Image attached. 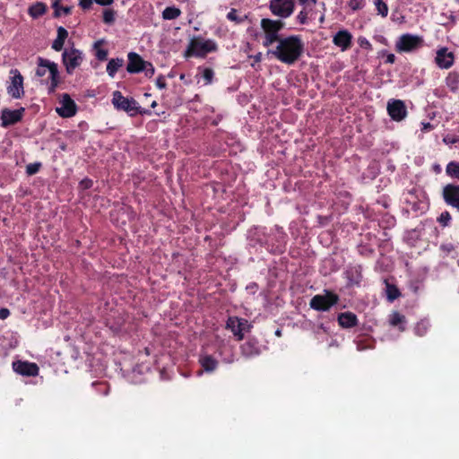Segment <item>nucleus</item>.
<instances>
[{"mask_svg": "<svg viewBox=\"0 0 459 459\" xmlns=\"http://www.w3.org/2000/svg\"><path fill=\"white\" fill-rule=\"evenodd\" d=\"M377 8V13L382 17H386L388 14V6L383 0H373Z\"/></svg>", "mask_w": 459, "mask_h": 459, "instance_id": "7c9ffc66", "label": "nucleus"}, {"mask_svg": "<svg viewBox=\"0 0 459 459\" xmlns=\"http://www.w3.org/2000/svg\"><path fill=\"white\" fill-rule=\"evenodd\" d=\"M365 5V0H350L348 3V6L352 11H358L364 7Z\"/></svg>", "mask_w": 459, "mask_h": 459, "instance_id": "f704fd0d", "label": "nucleus"}, {"mask_svg": "<svg viewBox=\"0 0 459 459\" xmlns=\"http://www.w3.org/2000/svg\"><path fill=\"white\" fill-rule=\"evenodd\" d=\"M25 113V108H20L18 109L12 110L10 108H3L1 110L0 120L1 126L7 128L21 122Z\"/></svg>", "mask_w": 459, "mask_h": 459, "instance_id": "f8f14e48", "label": "nucleus"}, {"mask_svg": "<svg viewBox=\"0 0 459 459\" xmlns=\"http://www.w3.org/2000/svg\"><path fill=\"white\" fill-rule=\"evenodd\" d=\"M93 183H92V180L90 179V178H83L82 180H81L80 182V186L82 188V189H89L92 186Z\"/></svg>", "mask_w": 459, "mask_h": 459, "instance_id": "c03bdc74", "label": "nucleus"}, {"mask_svg": "<svg viewBox=\"0 0 459 459\" xmlns=\"http://www.w3.org/2000/svg\"><path fill=\"white\" fill-rule=\"evenodd\" d=\"M95 55L98 60H106L108 56V50L103 48H97Z\"/></svg>", "mask_w": 459, "mask_h": 459, "instance_id": "a19ab883", "label": "nucleus"}, {"mask_svg": "<svg viewBox=\"0 0 459 459\" xmlns=\"http://www.w3.org/2000/svg\"><path fill=\"white\" fill-rule=\"evenodd\" d=\"M434 128V126L429 122L422 123V131H431Z\"/></svg>", "mask_w": 459, "mask_h": 459, "instance_id": "603ef678", "label": "nucleus"}, {"mask_svg": "<svg viewBox=\"0 0 459 459\" xmlns=\"http://www.w3.org/2000/svg\"><path fill=\"white\" fill-rule=\"evenodd\" d=\"M400 296H401V292L395 285L386 283V297H387L388 301L393 302L394 300L398 299Z\"/></svg>", "mask_w": 459, "mask_h": 459, "instance_id": "c756f323", "label": "nucleus"}, {"mask_svg": "<svg viewBox=\"0 0 459 459\" xmlns=\"http://www.w3.org/2000/svg\"><path fill=\"white\" fill-rule=\"evenodd\" d=\"M13 370L22 376L36 377L39 375V368L34 362L29 361H16L13 363Z\"/></svg>", "mask_w": 459, "mask_h": 459, "instance_id": "f3484780", "label": "nucleus"}, {"mask_svg": "<svg viewBox=\"0 0 459 459\" xmlns=\"http://www.w3.org/2000/svg\"><path fill=\"white\" fill-rule=\"evenodd\" d=\"M451 220H452L451 214L447 211L443 212L440 214V216L438 217V221L443 226H447L449 224V222L451 221Z\"/></svg>", "mask_w": 459, "mask_h": 459, "instance_id": "4c0bfd02", "label": "nucleus"}, {"mask_svg": "<svg viewBox=\"0 0 459 459\" xmlns=\"http://www.w3.org/2000/svg\"><path fill=\"white\" fill-rule=\"evenodd\" d=\"M446 173L452 178L459 180V162L450 161L446 168Z\"/></svg>", "mask_w": 459, "mask_h": 459, "instance_id": "c85d7f7f", "label": "nucleus"}, {"mask_svg": "<svg viewBox=\"0 0 459 459\" xmlns=\"http://www.w3.org/2000/svg\"><path fill=\"white\" fill-rule=\"evenodd\" d=\"M395 60H396V57L394 54H392V53L387 54L385 63L394 64L395 62Z\"/></svg>", "mask_w": 459, "mask_h": 459, "instance_id": "3c124183", "label": "nucleus"}, {"mask_svg": "<svg viewBox=\"0 0 459 459\" xmlns=\"http://www.w3.org/2000/svg\"><path fill=\"white\" fill-rule=\"evenodd\" d=\"M433 171H434L435 173H437V174L440 173V172H441V167H440V165H438V164H435V165L433 166Z\"/></svg>", "mask_w": 459, "mask_h": 459, "instance_id": "4d7b16f0", "label": "nucleus"}, {"mask_svg": "<svg viewBox=\"0 0 459 459\" xmlns=\"http://www.w3.org/2000/svg\"><path fill=\"white\" fill-rule=\"evenodd\" d=\"M98 45H99V42H96V43L94 44V47L97 48H98Z\"/></svg>", "mask_w": 459, "mask_h": 459, "instance_id": "0e129e2a", "label": "nucleus"}, {"mask_svg": "<svg viewBox=\"0 0 459 459\" xmlns=\"http://www.w3.org/2000/svg\"><path fill=\"white\" fill-rule=\"evenodd\" d=\"M144 351H145V355H149V351H148V349L146 347L144 349Z\"/></svg>", "mask_w": 459, "mask_h": 459, "instance_id": "680f3d73", "label": "nucleus"}, {"mask_svg": "<svg viewBox=\"0 0 459 459\" xmlns=\"http://www.w3.org/2000/svg\"><path fill=\"white\" fill-rule=\"evenodd\" d=\"M56 112L63 118L74 117L77 112V105L68 93H63L59 99V106Z\"/></svg>", "mask_w": 459, "mask_h": 459, "instance_id": "9b49d317", "label": "nucleus"}, {"mask_svg": "<svg viewBox=\"0 0 459 459\" xmlns=\"http://www.w3.org/2000/svg\"><path fill=\"white\" fill-rule=\"evenodd\" d=\"M274 50L268 53L273 55L279 61L286 65H293L304 53V42L299 35L282 37Z\"/></svg>", "mask_w": 459, "mask_h": 459, "instance_id": "f257e3e1", "label": "nucleus"}, {"mask_svg": "<svg viewBox=\"0 0 459 459\" xmlns=\"http://www.w3.org/2000/svg\"><path fill=\"white\" fill-rule=\"evenodd\" d=\"M261 28L264 33L263 45L269 47L274 42H278L282 37L279 36V32L284 28L285 22L281 20H272L264 18L261 20Z\"/></svg>", "mask_w": 459, "mask_h": 459, "instance_id": "20e7f679", "label": "nucleus"}, {"mask_svg": "<svg viewBox=\"0 0 459 459\" xmlns=\"http://www.w3.org/2000/svg\"><path fill=\"white\" fill-rule=\"evenodd\" d=\"M52 8L54 9L53 16L55 18H59L61 15H68L72 12L71 6H62L60 4V0H55L52 4Z\"/></svg>", "mask_w": 459, "mask_h": 459, "instance_id": "bb28decb", "label": "nucleus"}, {"mask_svg": "<svg viewBox=\"0 0 459 459\" xmlns=\"http://www.w3.org/2000/svg\"><path fill=\"white\" fill-rule=\"evenodd\" d=\"M64 44H65V41L56 38L52 43V48L56 51H61L64 48Z\"/></svg>", "mask_w": 459, "mask_h": 459, "instance_id": "79ce46f5", "label": "nucleus"}, {"mask_svg": "<svg viewBox=\"0 0 459 459\" xmlns=\"http://www.w3.org/2000/svg\"><path fill=\"white\" fill-rule=\"evenodd\" d=\"M311 2H312L313 4H316V0H311Z\"/></svg>", "mask_w": 459, "mask_h": 459, "instance_id": "69168bd1", "label": "nucleus"}, {"mask_svg": "<svg viewBox=\"0 0 459 459\" xmlns=\"http://www.w3.org/2000/svg\"><path fill=\"white\" fill-rule=\"evenodd\" d=\"M252 325L245 318L230 316L226 321V329L230 330L237 341L244 339L245 333L250 332Z\"/></svg>", "mask_w": 459, "mask_h": 459, "instance_id": "6e6552de", "label": "nucleus"}, {"mask_svg": "<svg viewBox=\"0 0 459 459\" xmlns=\"http://www.w3.org/2000/svg\"><path fill=\"white\" fill-rule=\"evenodd\" d=\"M446 85L452 92H456L459 90V72H450L446 77Z\"/></svg>", "mask_w": 459, "mask_h": 459, "instance_id": "b1692460", "label": "nucleus"}, {"mask_svg": "<svg viewBox=\"0 0 459 459\" xmlns=\"http://www.w3.org/2000/svg\"><path fill=\"white\" fill-rule=\"evenodd\" d=\"M218 46L212 39H203L200 37H194L189 41L186 49L184 52V57H200L204 58L207 54L216 52Z\"/></svg>", "mask_w": 459, "mask_h": 459, "instance_id": "7ed1b4c3", "label": "nucleus"}, {"mask_svg": "<svg viewBox=\"0 0 459 459\" xmlns=\"http://www.w3.org/2000/svg\"><path fill=\"white\" fill-rule=\"evenodd\" d=\"M333 43L342 51H346L352 46V35L347 30H341L333 36Z\"/></svg>", "mask_w": 459, "mask_h": 459, "instance_id": "a211bd4d", "label": "nucleus"}, {"mask_svg": "<svg viewBox=\"0 0 459 459\" xmlns=\"http://www.w3.org/2000/svg\"><path fill=\"white\" fill-rule=\"evenodd\" d=\"M179 79L181 81H183L185 84H187V85L192 82L191 80H186V74H181L180 76H179Z\"/></svg>", "mask_w": 459, "mask_h": 459, "instance_id": "6e6d98bb", "label": "nucleus"}, {"mask_svg": "<svg viewBox=\"0 0 459 459\" xmlns=\"http://www.w3.org/2000/svg\"><path fill=\"white\" fill-rule=\"evenodd\" d=\"M337 321L342 328H352L359 325L357 316L350 311L340 313L337 316Z\"/></svg>", "mask_w": 459, "mask_h": 459, "instance_id": "412c9836", "label": "nucleus"}, {"mask_svg": "<svg viewBox=\"0 0 459 459\" xmlns=\"http://www.w3.org/2000/svg\"><path fill=\"white\" fill-rule=\"evenodd\" d=\"M250 57L253 58L255 63H260L262 60V54L257 53L256 55L251 56Z\"/></svg>", "mask_w": 459, "mask_h": 459, "instance_id": "5fc2aeb1", "label": "nucleus"}, {"mask_svg": "<svg viewBox=\"0 0 459 459\" xmlns=\"http://www.w3.org/2000/svg\"><path fill=\"white\" fill-rule=\"evenodd\" d=\"M115 21V12L110 9H107L103 12V22L110 24Z\"/></svg>", "mask_w": 459, "mask_h": 459, "instance_id": "c9c22d12", "label": "nucleus"}, {"mask_svg": "<svg viewBox=\"0 0 459 459\" xmlns=\"http://www.w3.org/2000/svg\"><path fill=\"white\" fill-rule=\"evenodd\" d=\"M442 198L446 205L459 212V185L447 184L443 186Z\"/></svg>", "mask_w": 459, "mask_h": 459, "instance_id": "4468645a", "label": "nucleus"}, {"mask_svg": "<svg viewBox=\"0 0 459 459\" xmlns=\"http://www.w3.org/2000/svg\"><path fill=\"white\" fill-rule=\"evenodd\" d=\"M47 5L42 2H37L34 4L30 5L28 10V13L33 19H37L47 13Z\"/></svg>", "mask_w": 459, "mask_h": 459, "instance_id": "5701e85b", "label": "nucleus"}, {"mask_svg": "<svg viewBox=\"0 0 459 459\" xmlns=\"http://www.w3.org/2000/svg\"><path fill=\"white\" fill-rule=\"evenodd\" d=\"M271 12L281 18H288L294 11V3L292 0H271Z\"/></svg>", "mask_w": 459, "mask_h": 459, "instance_id": "ddd939ff", "label": "nucleus"}, {"mask_svg": "<svg viewBox=\"0 0 459 459\" xmlns=\"http://www.w3.org/2000/svg\"><path fill=\"white\" fill-rule=\"evenodd\" d=\"M85 59V55L80 49L71 47L65 48L62 53V64L67 74L72 75L81 66Z\"/></svg>", "mask_w": 459, "mask_h": 459, "instance_id": "39448f33", "label": "nucleus"}, {"mask_svg": "<svg viewBox=\"0 0 459 459\" xmlns=\"http://www.w3.org/2000/svg\"><path fill=\"white\" fill-rule=\"evenodd\" d=\"M339 300V296L336 293L325 290V294L315 295L310 299L309 306L316 311H328L332 307L336 305Z\"/></svg>", "mask_w": 459, "mask_h": 459, "instance_id": "423d86ee", "label": "nucleus"}, {"mask_svg": "<svg viewBox=\"0 0 459 459\" xmlns=\"http://www.w3.org/2000/svg\"><path fill=\"white\" fill-rule=\"evenodd\" d=\"M202 76L204 80V84L209 85L212 82L213 77H214V72L210 67H205L203 70Z\"/></svg>", "mask_w": 459, "mask_h": 459, "instance_id": "2f4dec72", "label": "nucleus"}, {"mask_svg": "<svg viewBox=\"0 0 459 459\" xmlns=\"http://www.w3.org/2000/svg\"><path fill=\"white\" fill-rule=\"evenodd\" d=\"M364 44L370 46L369 42L366 39L360 40V46H363Z\"/></svg>", "mask_w": 459, "mask_h": 459, "instance_id": "bf43d9fd", "label": "nucleus"}, {"mask_svg": "<svg viewBox=\"0 0 459 459\" xmlns=\"http://www.w3.org/2000/svg\"><path fill=\"white\" fill-rule=\"evenodd\" d=\"M299 3H300L301 4H306V3H307L309 0H299Z\"/></svg>", "mask_w": 459, "mask_h": 459, "instance_id": "052dcab7", "label": "nucleus"}, {"mask_svg": "<svg viewBox=\"0 0 459 459\" xmlns=\"http://www.w3.org/2000/svg\"><path fill=\"white\" fill-rule=\"evenodd\" d=\"M156 85L158 88L160 89H165L166 88V81H165V77L162 76V75H160L157 79H156Z\"/></svg>", "mask_w": 459, "mask_h": 459, "instance_id": "49530a36", "label": "nucleus"}, {"mask_svg": "<svg viewBox=\"0 0 459 459\" xmlns=\"http://www.w3.org/2000/svg\"><path fill=\"white\" fill-rule=\"evenodd\" d=\"M181 14V10L176 6H168L162 12V18L164 20H175Z\"/></svg>", "mask_w": 459, "mask_h": 459, "instance_id": "cd10ccee", "label": "nucleus"}, {"mask_svg": "<svg viewBox=\"0 0 459 459\" xmlns=\"http://www.w3.org/2000/svg\"><path fill=\"white\" fill-rule=\"evenodd\" d=\"M199 362L206 372H212L214 371L218 367V360L214 359L212 355H204L201 356L199 359Z\"/></svg>", "mask_w": 459, "mask_h": 459, "instance_id": "4be33fe9", "label": "nucleus"}, {"mask_svg": "<svg viewBox=\"0 0 459 459\" xmlns=\"http://www.w3.org/2000/svg\"><path fill=\"white\" fill-rule=\"evenodd\" d=\"M458 264H459V260H458Z\"/></svg>", "mask_w": 459, "mask_h": 459, "instance_id": "338daca9", "label": "nucleus"}, {"mask_svg": "<svg viewBox=\"0 0 459 459\" xmlns=\"http://www.w3.org/2000/svg\"><path fill=\"white\" fill-rule=\"evenodd\" d=\"M423 39L418 35L410 33L403 34L395 43V50L399 53L412 52L423 46Z\"/></svg>", "mask_w": 459, "mask_h": 459, "instance_id": "0eeeda50", "label": "nucleus"}, {"mask_svg": "<svg viewBox=\"0 0 459 459\" xmlns=\"http://www.w3.org/2000/svg\"><path fill=\"white\" fill-rule=\"evenodd\" d=\"M425 330L426 329H425L423 324H418L415 328L416 333L420 336H422L424 334Z\"/></svg>", "mask_w": 459, "mask_h": 459, "instance_id": "8fccbe9b", "label": "nucleus"}, {"mask_svg": "<svg viewBox=\"0 0 459 459\" xmlns=\"http://www.w3.org/2000/svg\"><path fill=\"white\" fill-rule=\"evenodd\" d=\"M124 65L123 58H111L107 65V73L110 77H114L120 67Z\"/></svg>", "mask_w": 459, "mask_h": 459, "instance_id": "393cba45", "label": "nucleus"}, {"mask_svg": "<svg viewBox=\"0 0 459 459\" xmlns=\"http://www.w3.org/2000/svg\"><path fill=\"white\" fill-rule=\"evenodd\" d=\"M93 1L94 0H80L79 5L84 10L90 9Z\"/></svg>", "mask_w": 459, "mask_h": 459, "instance_id": "de8ad7c7", "label": "nucleus"}, {"mask_svg": "<svg viewBox=\"0 0 459 459\" xmlns=\"http://www.w3.org/2000/svg\"><path fill=\"white\" fill-rule=\"evenodd\" d=\"M94 1L100 5H108L113 3V0H94Z\"/></svg>", "mask_w": 459, "mask_h": 459, "instance_id": "864d4df0", "label": "nucleus"}, {"mask_svg": "<svg viewBox=\"0 0 459 459\" xmlns=\"http://www.w3.org/2000/svg\"><path fill=\"white\" fill-rule=\"evenodd\" d=\"M446 144H454L459 143V135H446L443 139Z\"/></svg>", "mask_w": 459, "mask_h": 459, "instance_id": "ea45409f", "label": "nucleus"}, {"mask_svg": "<svg viewBox=\"0 0 459 459\" xmlns=\"http://www.w3.org/2000/svg\"><path fill=\"white\" fill-rule=\"evenodd\" d=\"M128 378L133 384H141L142 383V376L141 371L138 368H134L131 374L128 376Z\"/></svg>", "mask_w": 459, "mask_h": 459, "instance_id": "72a5a7b5", "label": "nucleus"}, {"mask_svg": "<svg viewBox=\"0 0 459 459\" xmlns=\"http://www.w3.org/2000/svg\"><path fill=\"white\" fill-rule=\"evenodd\" d=\"M35 75L41 78V84L47 86L48 93L53 94L61 82L58 65L54 61L38 56Z\"/></svg>", "mask_w": 459, "mask_h": 459, "instance_id": "f03ea898", "label": "nucleus"}, {"mask_svg": "<svg viewBox=\"0 0 459 459\" xmlns=\"http://www.w3.org/2000/svg\"><path fill=\"white\" fill-rule=\"evenodd\" d=\"M10 82L7 86V93L15 100L22 99L24 96L23 76L21 72L14 68L10 71Z\"/></svg>", "mask_w": 459, "mask_h": 459, "instance_id": "1a4fd4ad", "label": "nucleus"}, {"mask_svg": "<svg viewBox=\"0 0 459 459\" xmlns=\"http://www.w3.org/2000/svg\"><path fill=\"white\" fill-rule=\"evenodd\" d=\"M112 103L117 109L124 110L130 116H134L139 112L140 107L134 99H128L123 96L119 91L113 92Z\"/></svg>", "mask_w": 459, "mask_h": 459, "instance_id": "9d476101", "label": "nucleus"}, {"mask_svg": "<svg viewBox=\"0 0 459 459\" xmlns=\"http://www.w3.org/2000/svg\"><path fill=\"white\" fill-rule=\"evenodd\" d=\"M126 71L129 74H137L143 71V59L138 54L130 52L128 54Z\"/></svg>", "mask_w": 459, "mask_h": 459, "instance_id": "aec40b11", "label": "nucleus"}, {"mask_svg": "<svg viewBox=\"0 0 459 459\" xmlns=\"http://www.w3.org/2000/svg\"><path fill=\"white\" fill-rule=\"evenodd\" d=\"M68 37V32L67 30L62 27V26H59L57 28V35H56V39H61L63 41H65V39H67Z\"/></svg>", "mask_w": 459, "mask_h": 459, "instance_id": "58836bf2", "label": "nucleus"}, {"mask_svg": "<svg viewBox=\"0 0 459 459\" xmlns=\"http://www.w3.org/2000/svg\"><path fill=\"white\" fill-rule=\"evenodd\" d=\"M275 333H276V335L280 336L281 335V331L277 330Z\"/></svg>", "mask_w": 459, "mask_h": 459, "instance_id": "e2e57ef3", "label": "nucleus"}, {"mask_svg": "<svg viewBox=\"0 0 459 459\" xmlns=\"http://www.w3.org/2000/svg\"><path fill=\"white\" fill-rule=\"evenodd\" d=\"M241 353L247 358L255 357L260 354L261 349L258 341L252 337L240 346Z\"/></svg>", "mask_w": 459, "mask_h": 459, "instance_id": "6ab92c4d", "label": "nucleus"}, {"mask_svg": "<svg viewBox=\"0 0 459 459\" xmlns=\"http://www.w3.org/2000/svg\"><path fill=\"white\" fill-rule=\"evenodd\" d=\"M41 163L40 162H33V163H30L26 166V173L27 175L29 176H32V175H35L37 174L40 168H41Z\"/></svg>", "mask_w": 459, "mask_h": 459, "instance_id": "473e14b6", "label": "nucleus"}, {"mask_svg": "<svg viewBox=\"0 0 459 459\" xmlns=\"http://www.w3.org/2000/svg\"><path fill=\"white\" fill-rule=\"evenodd\" d=\"M297 19L300 24L307 23V13L306 11H300L297 15Z\"/></svg>", "mask_w": 459, "mask_h": 459, "instance_id": "37998d69", "label": "nucleus"}, {"mask_svg": "<svg viewBox=\"0 0 459 459\" xmlns=\"http://www.w3.org/2000/svg\"><path fill=\"white\" fill-rule=\"evenodd\" d=\"M387 113L394 121H402L407 116V108L401 100H390L387 102Z\"/></svg>", "mask_w": 459, "mask_h": 459, "instance_id": "2eb2a0df", "label": "nucleus"}, {"mask_svg": "<svg viewBox=\"0 0 459 459\" xmlns=\"http://www.w3.org/2000/svg\"><path fill=\"white\" fill-rule=\"evenodd\" d=\"M284 249H285V247H284V246H283V247H281V246H278V247H276V251H275V252H276V253H278V254H282V253L284 252Z\"/></svg>", "mask_w": 459, "mask_h": 459, "instance_id": "13d9d810", "label": "nucleus"}, {"mask_svg": "<svg viewBox=\"0 0 459 459\" xmlns=\"http://www.w3.org/2000/svg\"><path fill=\"white\" fill-rule=\"evenodd\" d=\"M405 316L399 312H393L390 315L389 323L392 326H397L400 331H404Z\"/></svg>", "mask_w": 459, "mask_h": 459, "instance_id": "a878e982", "label": "nucleus"}, {"mask_svg": "<svg viewBox=\"0 0 459 459\" xmlns=\"http://www.w3.org/2000/svg\"><path fill=\"white\" fill-rule=\"evenodd\" d=\"M455 56L453 52L448 51L446 47L440 48L437 50L435 63L440 69H449L454 65Z\"/></svg>", "mask_w": 459, "mask_h": 459, "instance_id": "dca6fc26", "label": "nucleus"}, {"mask_svg": "<svg viewBox=\"0 0 459 459\" xmlns=\"http://www.w3.org/2000/svg\"><path fill=\"white\" fill-rule=\"evenodd\" d=\"M154 74V68L152 63L145 61V76H152Z\"/></svg>", "mask_w": 459, "mask_h": 459, "instance_id": "a18cd8bd", "label": "nucleus"}, {"mask_svg": "<svg viewBox=\"0 0 459 459\" xmlns=\"http://www.w3.org/2000/svg\"><path fill=\"white\" fill-rule=\"evenodd\" d=\"M227 19L235 22L236 23H241L243 22V19L240 18L238 15V11L234 8H232L228 13H227Z\"/></svg>", "mask_w": 459, "mask_h": 459, "instance_id": "e433bc0d", "label": "nucleus"}, {"mask_svg": "<svg viewBox=\"0 0 459 459\" xmlns=\"http://www.w3.org/2000/svg\"><path fill=\"white\" fill-rule=\"evenodd\" d=\"M10 316V310L3 307L0 309V319L4 320Z\"/></svg>", "mask_w": 459, "mask_h": 459, "instance_id": "09e8293b", "label": "nucleus"}]
</instances>
